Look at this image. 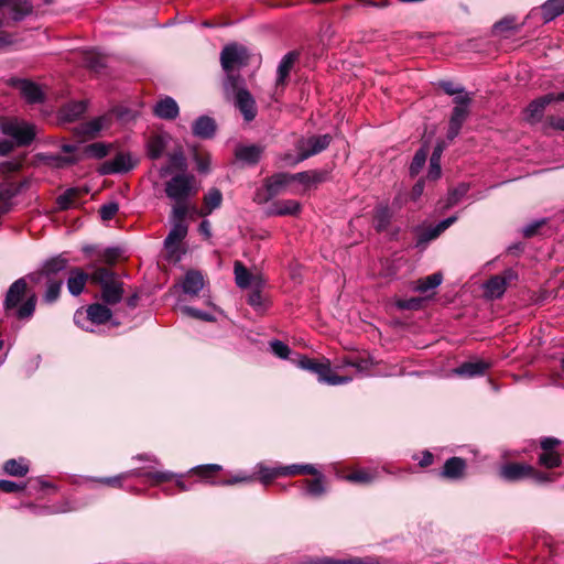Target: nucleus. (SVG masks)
<instances>
[{"instance_id":"nucleus-1","label":"nucleus","mask_w":564,"mask_h":564,"mask_svg":"<svg viewBox=\"0 0 564 564\" xmlns=\"http://www.w3.org/2000/svg\"><path fill=\"white\" fill-rule=\"evenodd\" d=\"M36 302V294L28 292L25 278H20L10 285L3 307L8 315L12 314L18 319H29L34 314Z\"/></svg>"},{"instance_id":"nucleus-2","label":"nucleus","mask_w":564,"mask_h":564,"mask_svg":"<svg viewBox=\"0 0 564 564\" xmlns=\"http://www.w3.org/2000/svg\"><path fill=\"white\" fill-rule=\"evenodd\" d=\"M21 169L19 161L0 163V216L12 209V199L26 186V181H14L13 175Z\"/></svg>"},{"instance_id":"nucleus-3","label":"nucleus","mask_w":564,"mask_h":564,"mask_svg":"<svg viewBox=\"0 0 564 564\" xmlns=\"http://www.w3.org/2000/svg\"><path fill=\"white\" fill-rule=\"evenodd\" d=\"M2 133L11 137L14 141L0 138V154L4 155L11 152L17 145H28L35 138V127L24 121L17 119L4 120L0 123Z\"/></svg>"},{"instance_id":"nucleus-4","label":"nucleus","mask_w":564,"mask_h":564,"mask_svg":"<svg viewBox=\"0 0 564 564\" xmlns=\"http://www.w3.org/2000/svg\"><path fill=\"white\" fill-rule=\"evenodd\" d=\"M88 269L91 271L90 281L100 285L104 303L107 305L119 303L123 297V283L116 278L115 273L94 263L89 264Z\"/></svg>"},{"instance_id":"nucleus-5","label":"nucleus","mask_w":564,"mask_h":564,"mask_svg":"<svg viewBox=\"0 0 564 564\" xmlns=\"http://www.w3.org/2000/svg\"><path fill=\"white\" fill-rule=\"evenodd\" d=\"M239 76L228 75L224 84L225 93L227 96L235 95V106L239 109L243 119L250 122L257 116L256 100L246 88L239 87Z\"/></svg>"},{"instance_id":"nucleus-6","label":"nucleus","mask_w":564,"mask_h":564,"mask_svg":"<svg viewBox=\"0 0 564 564\" xmlns=\"http://www.w3.org/2000/svg\"><path fill=\"white\" fill-rule=\"evenodd\" d=\"M297 366L304 370L316 373L318 381L329 386L345 384L352 380L351 376H337L330 369L328 359L317 361L307 357H301Z\"/></svg>"},{"instance_id":"nucleus-7","label":"nucleus","mask_w":564,"mask_h":564,"mask_svg":"<svg viewBox=\"0 0 564 564\" xmlns=\"http://www.w3.org/2000/svg\"><path fill=\"white\" fill-rule=\"evenodd\" d=\"M330 141L332 137L329 134L313 135L307 139L302 138L295 144L297 156L292 158L291 155H285L283 160L286 162V164H297L308 159L310 156L324 151L329 145Z\"/></svg>"},{"instance_id":"nucleus-8","label":"nucleus","mask_w":564,"mask_h":564,"mask_svg":"<svg viewBox=\"0 0 564 564\" xmlns=\"http://www.w3.org/2000/svg\"><path fill=\"white\" fill-rule=\"evenodd\" d=\"M112 317V312L106 305L100 303H94L84 310H77L74 315L75 323L82 328L93 332V328L88 325H101L107 323Z\"/></svg>"},{"instance_id":"nucleus-9","label":"nucleus","mask_w":564,"mask_h":564,"mask_svg":"<svg viewBox=\"0 0 564 564\" xmlns=\"http://www.w3.org/2000/svg\"><path fill=\"white\" fill-rule=\"evenodd\" d=\"M195 178L189 174H178L165 184V194L173 202H187L195 194Z\"/></svg>"},{"instance_id":"nucleus-10","label":"nucleus","mask_w":564,"mask_h":564,"mask_svg":"<svg viewBox=\"0 0 564 564\" xmlns=\"http://www.w3.org/2000/svg\"><path fill=\"white\" fill-rule=\"evenodd\" d=\"M500 475L509 481H517L524 478L534 479L536 482H545L549 480L546 474L538 471L531 465L523 463H509L501 467Z\"/></svg>"},{"instance_id":"nucleus-11","label":"nucleus","mask_w":564,"mask_h":564,"mask_svg":"<svg viewBox=\"0 0 564 564\" xmlns=\"http://www.w3.org/2000/svg\"><path fill=\"white\" fill-rule=\"evenodd\" d=\"M471 101V98L468 94L456 96L454 99L455 107L453 109L451 119H449V126L447 131V138L449 140L455 139L465 122V120L468 117L469 110L468 106Z\"/></svg>"},{"instance_id":"nucleus-12","label":"nucleus","mask_w":564,"mask_h":564,"mask_svg":"<svg viewBox=\"0 0 564 564\" xmlns=\"http://www.w3.org/2000/svg\"><path fill=\"white\" fill-rule=\"evenodd\" d=\"M248 52L243 46L237 44H230L223 48L220 53V63L224 70L228 75H231L230 72L246 66L248 64Z\"/></svg>"},{"instance_id":"nucleus-13","label":"nucleus","mask_w":564,"mask_h":564,"mask_svg":"<svg viewBox=\"0 0 564 564\" xmlns=\"http://www.w3.org/2000/svg\"><path fill=\"white\" fill-rule=\"evenodd\" d=\"M517 273L511 270H505L501 274L491 276L484 285V292L486 297L488 299H499L501 297L507 286L514 280H517Z\"/></svg>"},{"instance_id":"nucleus-14","label":"nucleus","mask_w":564,"mask_h":564,"mask_svg":"<svg viewBox=\"0 0 564 564\" xmlns=\"http://www.w3.org/2000/svg\"><path fill=\"white\" fill-rule=\"evenodd\" d=\"M187 235V226L184 221H174L173 226L164 240V247L170 256L175 260H180V243Z\"/></svg>"},{"instance_id":"nucleus-15","label":"nucleus","mask_w":564,"mask_h":564,"mask_svg":"<svg viewBox=\"0 0 564 564\" xmlns=\"http://www.w3.org/2000/svg\"><path fill=\"white\" fill-rule=\"evenodd\" d=\"M134 162L129 153H118L113 159L107 160L100 164L98 172L101 175L126 173L132 170Z\"/></svg>"},{"instance_id":"nucleus-16","label":"nucleus","mask_w":564,"mask_h":564,"mask_svg":"<svg viewBox=\"0 0 564 564\" xmlns=\"http://www.w3.org/2000/svg\"><path fill=\"white\" fill-rule=\"evenodd\" d=\"M91 273L85 272L80 268H72L67 279V290L73 296H78L83 293L85 285L90 280Z\"/></svg>"},{"instance_id":"nucleus-17","label":"nucleus","mask_w":564,"mask_h":564,"mask_svg":"<svg viewBox=\"0 0 564 564\" xmlns=\"http://www.w3.org/2000/svg\"><path fill=\"white\" fill-rule=\"evenodd\" d=\"M14 85L28 102L36 104L43 101L44 95L37 84L26 79H18L15 80Z\"/></svg>"},{"instance_id":"nucleus-18","label":"nucleus","mask_w":564,"mask_h":564,"mask_svg":"<svg viewBox=\"0 0 564 564\" xmlns=\"http://www.w3.org/2000/svg\"><path fill=\"white\" fill-rule=\"evenodd\" d=\"M178 105L172 97L160 99L153 107L154 115L160 119L173 120L178 116Z\"/></svg>"},{"instance_id":"nucleus-19","label":"nucleus","mask_w":564,"mask_h":564,"mask_svg":"<svg viewBox=\"0 0 564 564\" xmlns=\"http://www.w3.org/2000/svg\"><path fill=\"white\" fill-rule=\"evenodd\" d=\"M551 102H554L553 93L546 94L531 101L525 111L527 119L532 123L539 122L543 117L545 107Z\"/></svg>"},{"instance_id":"nucleus-20","label":"nucleus","mask_w":564,"mask_h":564,"mask_svg":"<svg viewBox=\"0 0 564 564\" xmlns=\"http://www.w3.org/2000/svg\"><path fill=\"white\" fill-rule=\"evenodd\" d=\"M301 210V205L297 200L294 199H284L274 202L269 210L268 215L270 216H293L299 214Z\"/></svg>"},{"instance_id":"nucleus-21","label":"nucleus","mask_w":564,"mask_h":564,"mask_svg":"<svg viewBox=\"0 0 564 564\" xmlns=\"http://www.w3.org/2000/svg\"><path fill=\"white\" fill-rule=\"evenodd\" d=\"M292 183L289 173H278L267 180L265 188L269 197H274L284 192L289 184Z\"/></svg>"},{"instance_id":"nucleus-22","label":"nucleus","mask_w":564,"mask_h":564,"mask_svg":"<svg viewBox=\"0 0 564 564\" xmlns=\"http://www.w3.org/2000/svg\"><path fill=\"white\" fill-rule=\"evenodd\" d=\"M192 129L194 135L202 139H208L215 134L216 122L208 116H202L194 121Z\"/></svg>"},{"instance_id":"nucleus-23","label":"nucleus","mask_w":564,"mask_h":564,"mask_svg":"<svg viewBox=\"0 0 564 564\" xmlns=\"http://www.w3.org/2000/svg\"><path fill=\"white\" fill-rule=\"evenodd\" d=\"M489 367L490 365L482 360L467 361L454 369V373L462 377L473 378L484 375Z\"/></svg>"},{"instance_id":"nucleus-24","label":"nucleus","mask_w":564,"mask_h":564,"mask_svg":"<svg viewBox=\"0 0 564 564\" xmlns=\"http://www.w3.org/2000/svg\"><path fill=\"white\" fill-rule=\"evenodd\" d=\"M205 281L200 272L192 270L188 271L183 280V291L186 294L197 295L204 288Z\"/></svg>"},{"instance_id":"nucleus-25","label":"nucleus","mask_w":564,"mask_h":564,"mask_svg":"<svg viewBox=\"0 0 564 564\" xmlns=\"http://www.w3.org/2000/svg\"><path fill=\"white\" fill-rule=\"evenodd\" d=\"M0 7L9 8L13 19L19 21L32 12V4L28 0H0Z\"/></svg>"},{"instance_id":"nucleus-26","label":"nucleus","mask_w":564,"mask_h":564,"mask_svg":"<svg viewBox=\"0 0 564 564\" xmlns=\"http://www.w3.org/2000/svg\"><path fill=\"white\" fill-rule=\"evenodd\" d=\"M466 468V463L460 457H452L444 464L442 476L451 479H458L463 477Z\"/></svg>"},{"instance_id":"nucleus-27","label":"nucleus","mask_w":564,"mask_h":564,"mask_svg":"<svg viewBox=\"0 0 564 564\" xmlns=\"http://www.w3.org/2000/svg\"><path fill=\"white\" fill-rule=\"evenodd\" d=\"M379 477L377 469L360 468L346 475L344 479L352 484L368 485Z\"/></svg>"},{"instance_id":"nucleus-28","label":"nucleus","mask_w":564,"mask_h":564,"mask_svg":"<svg viewBox=\"0 0 564 564\" xmlns=\"http://www.w3.org/2000/svg\"><path fill=\"white\" fill-rule=\"evenodd\" d=\"M564 13V0H547L541 6L544 22H550Z\"/></svg>"},{"instance_id":"nucleus-29","label":"nucleus","mask_w":564,"mask_h":564,"mask_svg":"<svg viewBox=\"0 0 564 564\" xmlns=\"http://www.w3.org/2000/svg\"><path fill=\"white\" fill-rule=\"evenodd\" d=\"M262 149L258 145L238 147L236 158L248 164H256L261 158Z\"/></svg>"},{"instance_id":"nucleus-30","label":"nucleus","mask_w":564,"mask_h":564,"mask_svg":"<svg viewBox=\"0 0 564 564\" xmlns=\"http://www.w3.org/2000/svg\"><path fill=\"white\" fill-rule=\"evenodd\" d=\"M297 58V53L290 52L288 53L278 66V78L276 85H284L285 79L288 78L290 70Z\"/></svg>"},{"instance_id":"nucleus-31","label":"nucleus","mask_w":564,"mask_h":564,"mask_svg":"<svg viewBox=\"0 0 564 564\" xmlns=\"http://www.w3.org/2000/svg\"><path fill=\"white\" fill-rule=\"evenodd\" d=\"M68 261L66 258L62 256L54 257L47 260L42 269V274L45 275L46 279L51 278L53 274H56L67 268Z\"/></svg>"},{"instance_id":"nucleus-32","label":"nucleus","mask_w":564,"mask_h":564,"mask_svg":"<svg viewBox=\"0 0 564 564\" xmlns=\"http://www.w3.org/2000/svg\"><path fill=\"white\" fill-rule=\"evenodd\" d=\"M443 281V275L441 272L433 273L425 278H422L416 281L414 290L421 293H425L430 290L436 289Z\"/></svg>"},{"instance_id":"nucleus-33","label":"nucleus","mask_w":564,"mask_h":564,"mask_svg":"<svg viewBox=\"0 0 564 564\" xmlns=\"http://www.w3.org/2000/svg\"><path fill=\"white\" fill-rule=\"evenodd\" d=\"M280 469L282 476L317 475V469L311 464H292Z\"/></svg>"},{"instance_id":"nucleus-34","label":"nucleus","mask_w":564,"mask_h":564,"mask_svg":"<svg viewBox=\"0 0 564 564\" xmlns=\"http://www.w3.org/2000/svg\"><path fill=\"white\" fill-rule=\"evenodd\" d=\"M392 213L388 206H379L375 210V226L378 231H383L390 225Z\"/></svg>"},{"instance_id":"nucleus-35","label":"nucleus","mask_w":564,"mask_h":564,"mask_svg":"<svg viewBox=\"0 0 564 564\" xmlns=\"http://www.w3.org/2000/svg\"><path fill=\"white\" fill-rule=\"evenodd\" d=\"M87 108V102L84 100L72 101L63 108V116L66 120L73 121L82 116Z\"/></svg>"},{"instance_id":"nucleus-36","label":"nucleus","mask_w":564,"mask_h":564,"mask_svg":"<svg viewBox=\"0 0 564 564\" xmlns=\"http://www.w3.org/2000/svg\"><path fill=\"white\" fill-rule=\"evenodd\" d=\"M221 192L217 188L209 189L208 193L204 196L205 210L202 214H210L214 209L218 208L221 205Z\"/></svg>"},{"instance_id":"nucleus-37","label":"nucleus","mask_w":564,"mask_h":564,"mask_svg":"<svg viewBox=\"0 0 564 564\" xmlns=\"http://www.w3.org/2000/svg\"><path fill=\"white\" fill-rule=\"evenodd\" d=\"M312 480H302L306 485L305 492L313 497H318L325 492L324 476L317 470V475Z\"/></svg>"},{"instance_id":"nucleus-38","label":"nucleus","mask_w":564,"mask_h":564,"mask_svg":"<svg viewBox=\"0 0 564 564\" xmlns=\"http://www.w3.org/2000/svg\"><path fill=\"white\" fill-rule=\"evenodd\" d=\"M443 152V145L437 144V147L434 149L432 156L430 159V170L427 177L431 180H437L441 176V155Z\"/></svg>"},{"instance_id":"nucleus-39","label":"nucleus","mask_w":564,"mask_h":564,"mask_svg":"<svg viewBox=\"0 0 564 564\" xmlns=\"http://www.w3.org/2000/svg\"><path fill=\"white\" fill-rule=\"evenodd\" d=\"M235 279L239 288L246 289L251 284V274L248 269L239 261L235 262Z\"/></svg>"},{"instance_id":"nucleus-40","label":"nucleus","mask_w":564,"mask_h":564,"mask_svg":"<svg viewBox=\"0 0 564 564\" xmlns=\"http://www.w3.org/2000/svg\"><path fill=\"white\" fill-rule=\"evenodd\" d=\"M62 284V280H55L53 278L46 279V291L44 294V301L46 303H53L58 299Z\"/></svg>"},{"instance_id":"nucleus-41","label":"nucleus","mask_w":564,"mask_h":564,"mask_svg":"<svg viewBox=\"0 0 564 564\" xmlns=\"http://www.w3.org/2000/svg\"><path fill=\"white\" fill-rule=\"evenodd\" d=\"M4 471L14 477H23L28 474L29 467L23 464V462L17 459H9L4 463L3 466Z\"/></svg>"},{"instance_id":"nucleus-42","label":"nucleus","mask_w":564,"mask_h":564,"mask_svg":"<svg viewBox=\"0 0 564 564\" xmlns=\"http://www.w3.org/2000/svg\"><path fill=\"white\" fill-rule=\"evenodd\" d=\"M469 185L466 183L459 184L457 187L453 188L447 196L446 207H452L460 202V199L468 193Z\"/></svg>"},{"instance_id":"nucleus-43","label":"nucleus","mask_w":564,"mask_h":564,"mask_svg":"<svg viewBox=\"0 0 564 564\" xmlns=\"http://www.w3.org/2000/svg\"><path fill=\"white\" fill-rule=\"evenodd\" d=\"M165 149V141L162 137L155 135L149 140L148 151L151 159L160 158Z\"/></svg>"},{"instance_id":"nucleus-44","label":"nucleus","mask_w":564,"mask_h":564,"mask_svg":"<svg viewBox=\"0 0 564 564\" xmlns=\"http://www.w3.org/2000/svg\"><path fill=\"white\" fill-rule=\"evenodd\" d=\"M63 152H65L66 154H69V155H66V156H57L56 160H57V165L58 166H65V165H69V164H73L75 163L79 156L77 154H75L76 150H77V147L76 145H73V144H65L63 145Z\"/></svg>"},{"instance_id":"nucleus-45","label":"nucleus","mask_w":564,"mask_h":564,"mask_svg":"<svg viewBox=\"0 0 564 564\" xmlns=\"http://www.w3.org/2000/svg\"><path fill=\"white\" fill-rule=\"evenodd\" d=\"M539 463L546 468H553L561 464V457L555 451H543L539 456Z\"/></svg>"},{"instance_id":"nucleus-46","label":"nucleus","mask_w":564,"mask_h":564,"mask_svg":"<svg viewBox=\"0 0 564 564\" xmlns=\"http://www.w3.org/2000/svg\"><path fill=\"white\" fill-rule=\"evenodd\" d=\"M109 147L101 142L86 145L84 153L90 158L102 159L108 154Z\"/></svg>"},{"instance_id":"nucleus-47","label":"nucleus","mask_w":564,"mask_h":564,"mask_svg":"<svg viewBox=\"0 0 564 564\" xmlns=\"http://www.w3.org/2000/svg\"><path fill=\"white\" fill-rule=\"evenodd\" d=\"M223 467L218 464H208L194 467L191 471L200 478L207 479L214 474L220 471Z\"/></svg>"},{"instance_id":"nucleus-48","label":"nucleus","mask_w":564,"mask_h":564,"mask_svg":"<svg viewBox=\"0 0 564 564\" xmlns=\"http://www.w3.org/2000/svg\"><path fill=\"white\" fill-rule=\"evenodd\" d=\"M84 62L87 67L96 72H98L105 65L104 57L93 51L85 53Z\"/></svg>"},{"instance_id":"nucleus-49","label":"nucleus","mask_w":564,"mask_h":564,"mask_svg":"<svg viewBox=\"0 0 564 564\" xmlns=\"http://www.w3.org/2000/svg\"><path fill=\"white\" fill-rule=\"evenodd\" d=\"M426 158L427 151L425 149H420L416 151L410 165V172L412 175H416L421 171V169L425 164Z\"/></svg>"},{"instance_id":"nucleus-50","label":"nucleus","mask_w":564,"mask_h":564,"mask_svg":"<svg viewBox=\"0 0 564 564\" xmlns=\"http://www.w3.org/2000/svg\"><path fill=\"white\" fill-rule=\"evenodd\" d=\"M104 126H105L104 117L95 118V119L90 120L89 122L85 123V126L83 128L84 133L88 134L90 137H94L104 128Z\"/></svg>"},{"instance_id":"nucleus-51","label":"nucleus","mask_w":564,"mask_h":564,"mask_svg":"<svg viewBox=\"0 0 564 564\" xmlns=\"http://www.w3.org/2000/svg\"><path fill=\"white\" fill-rule=\"evenodd\" d=\"M188 212L187 202H174L172 209V219L174 221H184Z\"/></svg>"},{"instance_id":"nucleus-52","label":"nucleus","mask_w":564,"mask_h":564,"mask_svg":"<svg viewBox=\"0 0 564 564\" xmlns=\"http://www.w3.org/2000/svg\"><path fill=\"white\" fill-rule=\"evenodd\" d=\"M260 474V480L262 484L268 485L271 482L272 479L282 476L281 469L279 468H268V467H260L259 469Z\"/></svg>"},{"instance_id":"nucleus-53","label":"nucleus","mask_w":564,"mask_h":564,"mask_svg":"<svg viewBox=\"0 0 564 564\" xmlns=\"http://www.w3.org/2000/svg\"><path fill=\"white\" fill-rule=\"evenodd\" d=\"M119 256L120 250L118 248H108L98 254V259L100 262L113 264L118 260Z\"/></svg>"},{"instance_id":"nucleus-54","label":"nucleus","mask_w":564,"mask_h":564,"mask_svg":"<svg viewBox=\"0 0 564 564\" xmlns=\"http://www.w3.org/2000/svg\"><path fill=\"white\" fill-rule=\"evenodd\" d=\"M270 347H271L272 352L282 359H286L291 352V349L289 348V346L280 340L271 341Z\"/></svg>"},{"instance_id":"nucleus-55","label":"nucleus","mask_w":564,"mask_h":564,"mask_svg":"<svg viewBox=\"0 0 564 564\" xmlns=\"http://www.w3.org/2000/svg\"><path fill=\"white\" fill-rule=\"evenodd\" d=\"M77 194V191L74 189V188H70L68 191H66L63 195H61L58 198H57V205L61 209H67L73 199L75 198Z\"/></svg>"},{"instance_id":"nucleus-56","label":"nucleus","mask_w":564,"mask_h":564,"mask_svg":"<svg viewBox=\"0 0 564 564\" xmlns=\"http://www.w3.org/2000/svg\"><path fill=\"white\" fill-rule=\"evenodd\" d=\"M345 367H352L357 372H364L367 370V362L364 360L344 359L340 365L336 366V369H344Z\"/></svg>"},{"instance_id":"nucleus-57","label":"nucleus","mask_w":564,"mask_h":564,"mask_svg":"<svg viewBox=\"0 0 564 564\" xmlns=\"http://www.w3.org/2000/svg\"><path fill=\"white\" fill-rule=\"evenodd\" d=\"M422 305V300L419 297H412L408 300H398L397 306L400 310H419Z\"/></svg>"},{"instance_id":"nucleus-58","label":"nucleus","mask_w":564,"mask_h":564,"mask_svg":"<svg viewBox=\"0 0 564 564\" xmlns=\"http://www.w3.org/2000/svg\"><path fill=\"white\" fill-rule=\"evenodd\" d=\"M118 212V204L109 203L102 205L99 209V214L102 220H110Z\"/></svg>"},{"instance_id":"nucleus-59","label":"nucleus","mask_w":564,"mask_h":564,"mask_svg":"<svg viewBox=\"0 0 564 564\" xmlns=\"http://www.w3.org/2000/svg\"><path fill=\"white\" fill-rule=\"evenodd\" d=\"M194 160L196 162L197 170L200 173H207L209 171L210 158L208 154L202 155V154L196 153L194 156Z\"/></svg>"},{"instance_id":"nucleus-60","label":"nucleus","mask_w":564,"mask_h":564,"mask_svg":"<svg viewBox=\"0 0 564 564\" xmlns=\"http://www.w3.org/2000/svg\"><path fill=\"white\" fill-rule=\"evenodd\" d=\"M170 162L171 165L178 171H184L186 169V160L181 151L171 154Z\"/></svg>"},{"instance_id":"nucleus-61","label":"nucleus","mask_w":564,"mask_h":564,"mask_svg":"<svg viewBox=\"0 0 564 564\" xmlns=\"http://www.w3.org/2000/svg\"><path fill=\"white\" fill-rule=\"evenodd\" d=\"M544 224H545V220L540 219V220H535V221L527 225L522 229L523 236L527 238L534 236L538 232L539 228H541Z\"/></svg>"},{"instance_id":"nucleus-62","label":"nucleus","mask_w":564,"mask_h":564,"mask_svg":"<svg viewBox=\"0 0 564 564\" xmlns=\"http://www.w3.org/2000/svg\"><path fill=\"white\" fill-rule=\"evenodd\" d=\"M25 488V485H19L11 480H4L0 479V490L4 492H15L23 490Z\"/></svg>"},{"instance_id":"nucleus-63","label":"nucleus","mask_w":564,"mask_h":564,"mask_svg":"<svg viewBox=\"0 0 564 564\" xmlns=\"http://www.w3.org/2000/svg\"><path fill=\"white\" fill-rule=\"evenodd\" d=\"M17 43V39L7 32L0 31V51H4Z\"/></svg>"},{"instance_id":"nucleus-64","label":"nucleus","mask_w":564,"mask_h":564,"mask_svg":"<svg viewBox=\"0 0 564 564\" xmlns=\"http://www.w3.org/2000/svg\"><path fill=\"white\" fill-rule=\"evenodd\" d=\"M441 88L447 94V95H463L464 88L459 86H455L452 82H441L440 83Z\"/></svg>"}]
</instances>
